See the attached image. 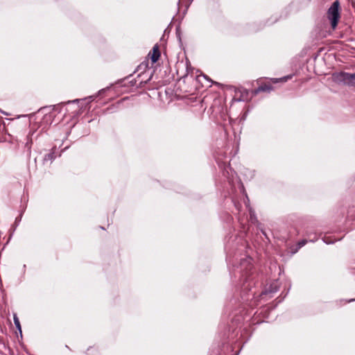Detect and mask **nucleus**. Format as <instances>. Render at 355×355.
<instances>
[{"mask_svg": "<svg viewBox=\"0 0 355 355\" xmlns=\"http://www.w3.org/2000/svg\"><path fill=\"white\" fill-rule=\"evenodd\" d=\"M332 80L337 84L355 87V73L344 71L336 72L332 74Z\"/></svg>", "mask_w": 355, "mask_h": 355, "instance_id": "obj_1", "label": "nucleus"}, {"mask_svg": "<svg viewBox=\"0 0 355 355\" xmlns=\"http://www.w3.org/2000/svg\"><path fill=\"white\" fill-rule=\"evenodd\" d=\"M327 18L331 22V26L333 29H335L338 25L340 14V2L339 0H336L327 10Z\"/></svg>", "mask_w": 355, "mask_h": 355, "instance_id": "obj_2", "label": "nucleus"}, {"mask_svg": "<svg viewBox=\"0 0 355 355\" xmlns=\"http://www.w3.org/2000/svg\"><path fill=\"white\" fill-rule=\"evenodd\" d=\"M148 56L150 57L152 63H155L160 57V51L157 45H155L152 49V52H150Z\"/></svg>", "mask_w": 355, "mask_h": 355, "instance_id": "obj_3", "label": "nucleus"}, {"mask_svg": "<svg viewBox=\"0 0 355 355\" xmlns=\"http://www.w3.org/2000/svg\"><path fill=\"white\" fill-rule=\"evenodd\" d=\"M272 89V87L270 85L264 84L261 86H259L257 89H256L254 92L255 94H257L258 93L261 92H270Z\"/></svg>", "mask_w": 355, "mask_h": 355, "instance_id": "obj_4", "label": "nucleus"}, {"mask_svg": "<svg viewBox=\"0 0 355 355\" xmlns=\"http://www.w3.org/2000/svg\"><path fill=\"white\" fill-rule=\"evenodd\" d=\"M54 153H49L44 156V161H52L54 159Z\"/></svg>", "mask_w": 355, "mask_h": 355, "instance_id": "obj_5", "label": "nucleus"}, {"mask_svg": "<svg viewBox=\"0 0 355 355\" xmlns=\"http://www.w3.org/2000/svg\"><path fill=\"white\" fill-rule=\"evenodd\" d=\"M307 243V240L306 239H303L300 241H299L297 243V249L294 251V252H296L300 248H301L302 247H303L304 245H305Z\"/></svg>", "mask_w": 355, "mask_h": 355, "instance_id": "obj_6", "label": "nucleus"}, {"mask_svg": "<svg viewBox=\"0 0 355 355\" xmlns=\"http://www.w3.org/2000/svg\"><path fill=\"white\" fill-rule=\"evenodd\" d=\"M14 322H15V324L16 327L17 328V329H19V331L21 332V330L20 322H19V320L16 315H14Z\"/></svg>", "mask_w": 355, "mask_h": 355, "instance_id": "obj_7", "label": "nucleus"}, {"mask_svg": "<svg viewBox=\"0 0 355 355\" xmlns=\"http://www.w3.org/2000/svg\"><path fill=\"white\" fill-rule=\"evenodd\" d=\"M53 110H55L56 105H53Z\"/></svg>", "mask_w": 355, "mask_h": 355, "instance_id": "obj_8", "label": "nucleus"}]
</instances>
